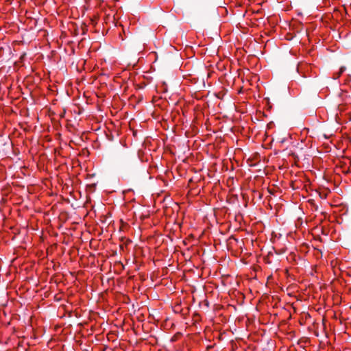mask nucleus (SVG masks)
I'll list each match as a JSON object with an SVG mask.
<instances>
[{
    "instance_id": "nucleus-1",
    "label": "nucleus",
    "mask_w": 351,
    "mask_h": 351,
    "mask_svg": "<svg viewBox=\"0 0 351 351\" xmlns=\"http://www.w3.org/2000/svg\"><path fill=\"white\" fill-rule=\"evenodd\" d=\"M346 71V67L345 66H341L339 71L337 73H335L333 74V78L334 79H338L341 75Z\"/></svg>"
},
{
    "instance_id": "nucleus-2",
    "label": "nucleus",
    "mask_w": 351,
    "mask_h": 351,
    "mask_svg": "<svg viewBox=\"0 0 351 351\" xmlns=\"http://www.w3.org/2000/svg\"><path fill=\"white\" fill-rule=\"evenodd\" d=\"M45 265H47L46 268L47 269H49L50 267L52 266L53 269L56 270L55 267L56 265L53 263V261H51V263L45 262Z\"/></svg>"
}]
</instances>
